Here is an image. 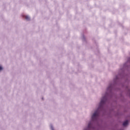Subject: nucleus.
Here are the masks:
<instances>
[{
	"instance_id": "39448f33",
	"label": "nucleus",
	"mask_w": 130,
	"mask_h": 130,
	"mask_svg": "<svg viewBox=\"0 0 130 130\" xmlns=\"http://www.w3.org/2000/svg\"><path fill=\"white\" fill-rule=\"evenodd\" d=\"M88 127V128H90V127H91V123H89Z\"/></svg>"
},
{
	"instance_id": "20e7f679",
	"label": "nucleus",
	"mask_w": 130,
	"mask_h": 130,
	"mask_svg": "<svg viewBox=\"0 0 130 130\" xmlns=\"http://www.w3.org/2000/svg\"><path fill=\"white\" fill-rule=\"evenodd\" d=\"M24 18H25V19L26 20H27V21H29V20H30V17H29V16H25L24 17Z\"/></svg>"
},
{
	"instance_id": "7ed1b4c3",
	"label": "nucleus",
	"mask_w": 130,
	"mask_h": 130,
	"mask_svg": "<svg viewBox=\"0 0 130 130\" xmlns=\"http://www.w3.org/2000/svg\"><path fill=\"white\" fill-rule=\"evenodd\" d=\"M128 124V120H126L123 123V126H125Z\"/></svg>"
},
{
	"instance_id": "0eeeda50",
	"label": "nucleus",
	"mask_w": 130,
	"mask_h": 130,
	"mask_svg": "<svg viewBox=\"0 0 130 130\" xmlns=\"http://www.w3.org/2000/svg\"><path fill=\"white\" fill-rule=\"evenodd\" d=\"M3 70V67L0 66V71H2Z\"/></svg>"
},
{
	"instance_id": "f257e3e1",
	"label": "nucleus",
	"mask_w": 130,
	"mask_h": 130,
	"mask_svg": "<svg viewBox=\"0 0 130 130\" xmlns=\"http://www.w3.org/2000/svg\"><path fill=\"white\" fill-rule=\"evenodd\" d=\"M99 116V112H98V111H95L91 117L92 120H96V119H97V117H98Z\"/></svg>"
},
{
	"instance_id": "f03ea898",
	"label": "nucleus",
	"mask_w": 130,
	"mask_h": 130,
	"mask_svg": "<svg viewBox=\"0 0 130 130\" xmlns=\"http://www.w3.org/2000/svg\"><path fill=\"white\" fill-rule=\"evenodd\" d=\"M106 101V96H104V98H103V99L101 101V102L100 104V107L103 106V104L105 103Z\"/></svg>"
},
{
	"instance_id": "423d86ee",
	"label": "nucleus",
	"mask_w": 130,
	"mask_h": 130,
	"mask_svg": "<svg viewBox=\"0 0 130 130\" xmlns=\"http://www.w3.org/2000/svg\"><path fill=\"white\" fill-rule=\"evenodd\" d=\"M108 90H111V86H109L108 88Z\"/></svg>"
}]
</instances>
